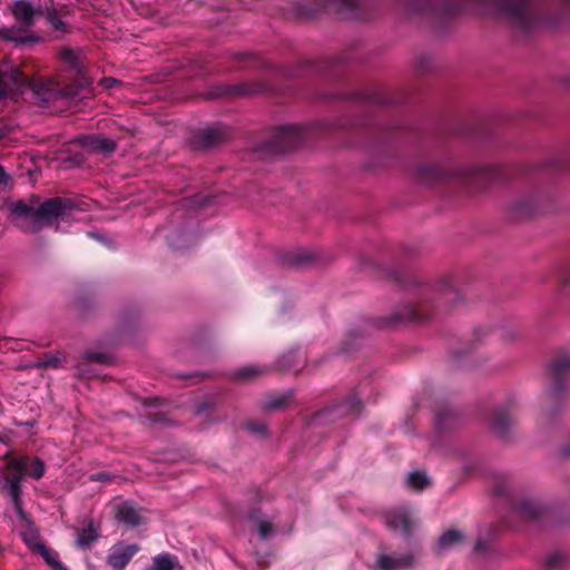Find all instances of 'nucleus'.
I'll list each match as a JSON object with an SVG mask.
<instances>
[{"label":"nucleus","mask_w":570,"mask_h":570,"mask_svg":"<svg viewBox=\"0 0 570 570\" xmlns=\"http://www.w3.org/2000/svg\"><path fill=\"white\" fill-rule=\"evenodd\" d=\"M9 343L8 338H0V348L6 346Z\"/></svg>","instance_id":"34"},{"label":"nucleus","mask_w":570,"mask_h":570,"mask_svg":"<svg viewBox=\"0 0 570 570\" xmlns=\"http://www.w3.org/2000/svg\"><path fill=\"white\" fill-rule=\"evenodd\" d=\"M215 131L214 130H208L206 134H205V139L208 141V142H214L216 140L215 139H212V136H214Z\"/></svg>","instance_id":"29"},{"label":"nucleus","mask_w":570,"mask_h":570,"mask_svg":"<svg viewBox=\"0 0 570 570\" xmlns=\"http://www.w3.org/2000/svg\"><path fill=\"white\" fill-rule=\"evenodd\" d=\"M256 373L255 368L253 367H245L240 371V375L243 377H247V376H250L252 374Z\"/></svg>","instance_id":"27"},{"label":"nucleus","mask_w":570,"mask_h":570,"mask_svg":"<svg viewBox=\"0 0 570 570\" xmlns=\"http://www.w3.org/2000/svg\"><path fill=\"white\" fill-rule=\"evenodd\" d=\"M53 570H68L59 560V554L46 544H38L36 550Z\"/></svg>","instance_id":"12"},{"label":"nucleus","mask_w":570,"mask_h":570,"mask_svg":"<svg viewBox=\"0 0 570 570\" xmlns=\"http://www.w3.org/2000/svg\"><path fill=\"white\" fill-rule=\"evenodd\" d=\"M256 523H257V529H258L259 535L263 539L267 538L273 532L271 522L265 521V520H256Z\"/></svg>","instance_id":"20"},{"label":"nucleus","mask_w":570,"mask_h":570,"mask_svg":"<svg viewBox=\"0 0 570 570\" xmlns=\"http://www.w3.org/2000/svg\"><path fill=\"white\" fill-rule=\"evenodd\" d=\"M65 71L55 78H31L19 67L2 66L0 68V98L11 94H23L27 89L45 101L55 98L72 99L78 91L90 83L86 76L79 55L72 49H63L60 53Z\"/></svg>","instance_id":"1"},{"label":"nucleus","mask_w":570,"mask_h":570,"mask_svg":"<svg viewBox=\"0 0 570 570\" xmlns=\"http://www.w3.org/2000/svg\"><path fill=\"white\" fill-rule=\"evenodd\" d=\"M138 551V544L117 543L110 548L107 562L114 570H122Z\"/></svg>","instance_id":"5"},{"label":"nucleus","mask_w":570,"mask_h":570,"mask_svg":"<svg viewBox=\"0 0 570 570\" xmlns=\"http://www.w3.org/2000/svg\"><path fill=\"white\" fill-rule=\"evenodd\" d=\"M7 468L8 473L4 478V488L11 497L17 513L24 520L26 514L20 499V483L24 476L36 480L41 479L46 471L45 463L38 458L19 456L10 459Z\"/></svg>","instance_id":"3"},{"label":"nucleus","mask_w":570,"mask_h":570,"mask_svg":"<svg viewBox=\"0 0 570 570\" xmlns=\"http://www.w3.org/2000/svg\"><path fill=\"white\" fill-rule=\"evenodd\" d=\"M494 425H495V428H497L498 430H503V429H504L505 423H504V422H502L500 419H498V420L495 421Z\"/></svg>","instance_id":"30"},{"label":"nucleus","mask_w":570,"mask_h":570,"mask_svg":"<svg viewBox=\"0 0 570 570\" xmlns=\"http://www.w3.org/2000/svg\"><path fill=\"white\" fill-rule=\"evenodd\" d=\"M563 562V557L560 553L552 554L547 560V566L550 569L558 568Z\"/></svg>","instance_id":"21"},{"label":"nucleus","mask_w":570,"mask_h":570,"mask_svg":"<svg viewBox=\"0 0 570 570\" xmlns=\"http://www.w3.org/2000/svg\"><path fill=\"white\" fill-rule=\"evenodd\" d=\"M12 12L16 18V20L24 26L28 27L32 23L33 17L36 13L35 8L32 7L31 2L28 0H18L12 6Z\"/></svg>","instance_id":"9"},{"label":"nucleus","mask_w":570,"mask_h":570,"mask_svg":"<svg viewBox=\"0 0 570 570\" xmlns=\"http://www.w3.org/2000/svg\"><path fill=\"white\" fill-rule=\"evenodd\" d=\"M88 358L91 360V361H95V362H99V363H102L106 361V357L105 355L100 354V353H97V354H89L88 355Z\"/></svg>","instance_id":"25"},{"label":"nucleus","mask_w":570,"mask_h":570,"mask_svg":"<svg viewBox=\"0 0 570 570\" xmlns=\"http://www.w3.org/2000/svg\"><path fill=\"white\" fill-rule=\"evenodd\" d=\"M62 360L59 354H46L43 357L39 358L35 364L37 367H52L57 368L61 365Z\"/></svg>","instance_id":"17"},{"label":"nucleus","mask_w":570,"mask_h":570,"mask_svg":"<svg viewBox=\"0 0 570 570\" xmlns=\"http://www.w3.org/2000/svg\"><path fill=\"white\" fill-rule=\"evenodd\" d=\"M282 137L287 140V147L294 148L303 137V130L298 126H286L282 128Z\"/></svg>","instance_id":"15"},{"label":"nucleus","mask_w":570,"mask_h":570,"mask_svg":"<svg viewBox=\"0 0 570 570\" xmlns=\"http://www.w3.org/2000/svg\"><path fill=\"white\" fill-rule=\"evenodd\" d=\"M429 478L421 472H412L406 478V484L413 490H422L429 484Z\"/></svg>","instance_id":"16"},{"label":"nucleus","mask_w":570,"mask_h":570,"mask_svg":"<svg viewBox=\"0 0 570 570\" xmlns=\"http://www.w3.org/2000/svg\"><path fill=\"white\" fill-rule=\"evenodd\" d=\"M78 140L83 149L89 153L109 154L116 148V145L111 139L100 135H86L80 137Z\"/></svg>","instance_id":"7"},{"label":"nucleus","mask_w":570,"mask_h":570,"mask_svg":"<svg viewBox=\"0 0 570 570\" xmlns=\"http://www.w3.org/2000/svg\"><path fill=\"white\" fill-rule=\"evenodd\" d=\"M23 541L32 549L37 550L38 544H42L39 539V534L31 525L22 533Z\"/></svg>","instance_id":"18"},{"label":"nucleus","mask_w":570,"mask_h":570,"mask_svg":"<svg viewBox=\"0 0 570 570\" xmlns=\"http://www.w3.org/2000/svg\"><path fill=\"white\" fill-rule=\"evenodd\" d=\"M99 83L105 89L115 88L116 86L120 85V82L112 77H105L100 80Z\"/></svg>","instance_id":"22"},{"label":"nucleus","mask_w":570,"mask_h":570,"mask_svg":"<svg viewBox=\"0 0 570 570\" xmlns=\"http://www.w3.org/2000/svg\"><path fill=\"white\" fill-rule=\"evenodd\" d=\"M48 21L55 30L65 31V22L56 12L48 13Z\"/></svg>","instance_id":"19"},{"label":"nucleus","mask_w":570,"mask_h":570,"mask_svg":"<svg viewBox=\"0 0 570 570\" xmlns=\"http://www.w3.org/2000/svg\"><path fill=\"white\" fill-rule=\"evenodd\" d=\"M112 510L116 519L128 527H137L144 521L141 510L132 502L124 500H115Z\"/></svg>","instance_id":"4"},{"label":"nucleus","mask_w":570,"mask_h":570,"mask_svg":"<svg viewBox=\"0 0 570 570\" xmlns=\"http://www.w3.org/2000/svg\"><path fill=\"white\" fill-rule=\"evenodd\" d=\"M568 283H570V279H567Z\"/></svg>","instance_id":"38"},{"label":"nucleus","mask_w":570,"mask_h":570,"mask_svg":"<svg viewBox=\"0 0 570 570\" xmlns=\"http://www.w3.org/2000/svg\"><path fill=\"white\" fill-rule=\"evenodd\" d=\"M100 537V527L91 519H85L76 528L75 543L79 549H89Z\"/></svg>","instance_id":"6"},{"label":"nucleus","mask_w":570,"mask_h":570,"mask_svg":"<svg viewBox=\"0 0 570 570\" xmlns=\"http://www.w3.org/2000/svg\"><path fill=\"white\" fill-rule=\"evenodd\" d=\"M551 372L556 380L570 376V355H564L553 362Z\"/></svg>","instance_id":"13"},{"label":"nucleus","mask_w":570,"mask_h":570,"mask_svg":"<svg viewBox=\"0 0 570 570\" xmlns=\"http://www.w3.org/2000/svg\"><path fill=\"white\" fill-rule=\"evenodd\" d=\"M4 181H6V174L2 169V167H0V184L4 183Z\"/></svg>","instance_id":"32"},{"label":"nucleus","mask_w":570,"mask_h":570,"mask_svg":"<svg viewBox=\"0 0 570 570\" xmlns=\"http://www.w3.org/2000/svg\"><path fill=\"white\" fill-rule=\"evenodd\" d=\"M412 560L410 557L393 558L389 556H381L377 560V567L381 570H402L410 567Z\"/></svg>","instance_id":"10"},{"label":"nucleus","mask_w":570,"mask_h":570,"mask_svg":"<svg viewBox=\"0 0 570 570\" xmlns=\"http://www.w3.org/2000/svg\"><path fill=\"white\" fill-rule=\"evenodd\" d=\"M90 479L95 480V481H105V480L109 479V475L107 473H98V474L91 475Z\"/></svg>","instance_id":"26"},{"label":"nucleus","mask_w":570,"mask_h":570,"mask_svg":"<svg viewBox=\"0 0 570 570\" xmlns=\"http://www.w3.org/2000/svg\"><path fill=\"white\" fill-rule=\"evenodd\" d=\"M385 522L395 532L409 534L413 525V521L404 510L391 511L385 515Z\"/></svg>","instance_id":"8"},{"label":"nucleus","mask_w":570,"mask_h":570,"mask_svg":"<svg viewBox=\"0 0 570 570\" xmlns=\"http://www.w3.org/2000/svg\"><path fill=\"white\" fill-rule=\"evenodd\" d=\"M12 223L26 233H36L55 222H60L73 216V206L60 198L46 200L38 205L17 200L8 207Z\"/></svg>","instance_id":"2"},{"label":"nucleus","mask_w":570,"mask_h":570,"mask_svg":"<svg viewBox=\"0 0 570 570\" xmlns=\"http://www.w3.org/2000/svg\"><path fill=\"white\" fill-rule=\"evenodd\" d=\"M358 406H360V401L358 400H353V402L351 404V407L353 410H356V409H358Z\"/></svg>","instance_id":"33"},{"label":"nucleus","mask_w":570,"mask_h":570,"mask_svg":"<svg viewBox=\"0 0 570 570\" xmlns=\"http://www.w3.org/2000/svg\"><path fill=\"white\" fill-rule=\"evenodd\" d=\"M283 404V401H271L269 406L279 407Z\"/></svg>","instance_id":"31"},{"label":"nucleus","mask_w":570,"mask_h":570,"mask_svg":"<svg viewBox=\"0 0 570 570\" xmlns=\"http://www.w3.org/2000/svg\"><path fill=\"white\" fill-rule=\"evenodd\" d=\"M177 558L169 553H163L154 558L153 564L147 570H174Z\"/></svg>","instance_id":"14"},{"label":"nucleus","mask_w":570,"mask_h":570,"mask_svg":"<svg viewBox=\"0 0 570 570\" xmlns=\"http://www.w3.org/2000/svg\"><path fill=\"white\" fill-rule=\"evenodd\" d=\"M248 430L252 432V433H258V434H264L265 431H266V428L264 424H248L247 425Z\"/></svg>","instance_id":"24"},{"label":"nucleus","mask_w":570,"mask_h":570,"mask_svg":"<svg viewBox=\"0 0 570 570\" xmlns=\"http://www.w3.org/2000/svg\"><path fill=\"white\" fill-rule=\"evenodd\" d=\"M527 514L532 518L537 517V513L531 511H527Z\"/></svg>","instance_id":"36"},{"label":"nucleus","mask_w":570,"mask_h":570,"mask_svg":"<svg viewBox=\"0 0 570 570\" xmlns=\"http://www.w3.org/2000/svg\"><path fill=\"white\" fill-rule=\"evenodd\" d=\"M409 321H420L423 318L422 316V307L413 308L407 315Z\"/></svg>","instance_id":"23"},{"label":"nucleus","mask_w":570,"mask_h":570,"mask_svg":"<svg viewBox=\"0 0 570 570\" xmlns=\"http://www.w3.org/2000/svg\"><path fill=\"white\" fill-rule=\"evenodd\" d=\"M464 539V535L462 532L458 530H449L444 532L438 542V549L439 551H446L453 547H456L460 544Z\"/></svg>","instance_id":"11"},{"label":"nucleus","mask_w":570,"mask_h":570,"mask_svg":"<svg viewBox=\"0 0 570 570\" xmlns=\"http://www.w3.org/2000/svg\"><path fill=\"white\" fill-rule=\"evenodd\" d=\"M4 37L8 40L16 41V42H24V40H26L23 37H14V36H10V35H6Z\"/></svg>","instance_id":"28"},{"label":"nucleus","mask_w":570,"mask_h":570,"mask_svg":"<svg viewBox=\"0 0 570 570\" xmlns=\"http://www.w3.org/2000/svg\"><path fill=\"white\" fill-rule=\"evenodd\" d=\"M90 236L96 238V239H98V240H100V242H102V237L100 235L96 234V233H91Z\"/></svg>","instance_id":"35"},{"label":"nucleus","mask_w":570,"mask_h":570,"mask_svg":"<svg viewBox=\"0 0 570 570\" xmlns=\"http://www.w3.org/2000/svg\"><path fill=\"white\" fill-rule=\"evenodd\" d=\"M348 3H352L354 0H346Z\"/></svg>","instance_id":"37"}]
</instances>
